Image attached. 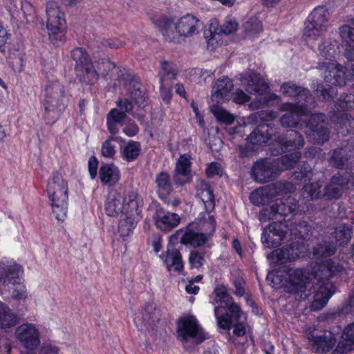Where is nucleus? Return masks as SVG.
<instances>
[{"label": "nucleus", "mask_w": 354, "mask_h": 354, "mask_svg": "<svg viewBox=\"0 0 354 354\" xmlns=\"http://www.w3.org/2000/svg\"><path fill=\"white\" fill-rule=\"evenodd\" d=\"M198 21L194 16L187 15L175 24V29L181 37H191L198 32Z\"/></svg>", "instance_id": "27"}, {"label": "nucleus", "mask_w": 354, "mask_h": 354, "mask_svg": "<svg viewBox=\"0 0 354 354\" xmlns=\"http://www.w3.org/2000/svg\"><path fill=\"white\" fill-rule=\"evenodd\" d=\"M343 271V266L338 259H334L319 264L313 277L303 269L287 268L284 270V281L279 271L270 272L267 279L270 280L276 286L281 283L285 292L293 294L300 299L310 300V310L317 311L326 306L333 294V286L329 279Z\"/></svg>", "instance_id": "1"}, {"label": "nucleus", "mask_w": 354, "mask_h": 354, "mask_svg": "<svg viewBox=\"0 0 354 354\" xmlns=\"http://www.w3.org/2000/svg\"><path fill=\"white\" fill-rule=\"evenodd\" d=\"M191 162L189 156L182 155L176 163L173 180L176 185L182 186L192 180Z\"/></svg>", "instance_id": "25"}, {"label": "nucleus", "mask_w": 354, "mask_h": 354, "mask_svg": "<svg viewBox=\"0 0 354 354\" xmlns=\"http://www.w3.org/2000/svg\"><path fill=\"white\" fill-rule=\"evenodd\" d=\"M301 158V152L295 151L273 160L277 171L288 169L295 166Z\"/></svg>", "instance_id": "42"}, {"label": "nucleus", "mask_w": 354, "mask_h": 354, "mask_svg": "<svg viewBox=\"0 0 354 354\" xmlns=\"http://www.w3.org/2000/svg\"><path fill=\"white\" fill-rule=\"evenodd\" d=\"M88 167L90 176L92 179H94L97 176L98 161L95 156H91L88 162Z\"/></svg>", "instance_id": "64"}, {"label": "nucleus", "mask_w": 354, "mask_h": 354, "mask_svg": "<svg viewBox=\"0 0 354 354\" xmlns=\"http://www.w3.org/2000/svg\"><path fill=\"white\" fill-rule=\"evenodd\" d=\"M351 156L348 153L347 148L337 149L334 150L330 162L333 166L341 168L346 164Z\"/></svg>", "instance_id": "47"}, {"label": "nucleus", "mask_w": 354, "mask_h": 354, "mask_svg": "<svg viewBox=\"0 0 354 354\" xmlns=\"http://www.w3.org/2000/svg\"><path fill=\"white\" fill-rule=\"evenodd\" d=\"M164 261L169 271L180 273L183 269L180 252L173 247L168 248Z\"/></svg>", "instance_id": "37"}, {"label": "nucleus", "mask_w": 354, "mask_h": 354, "mask_svg": "<svg viewBox=\"0 0 354 354\" xmlns=\"http://www.w3.org/2000/svg\"><path fill=\"white\" fill-rule=\"evenodd\" d=\"M281 90L286 95L295 97L297 103L295 105L306 108L315 106V100L310 91L306 88L297 85L292 82L283 83Z\"/></svg>", "instance_id": "16"}, {"label": "nucleus", "mask_w": 354, "mask_h": 354, "mask_svg": "<svg viewBox=\"0 0 354 354\" xmlns=\"http://www.w3.org/2000/svg\"><path fill=\"white\" fill-rule=\"evenodd\" d=\"M233 84L228 77L218 80L213 87L212 99L223 98L231 91Z\"/></svg>", "instance_id": "45"}, {"label": "nucleus", "mask_w": 354, "mask_h": 354, "mask_svg": "<svg viewBox=\"0 0 354 354\" xmlns=\"http://www.w3.org/2000/svg\"><path fill=\"white\" fill-rule=\"evenodd\" d=\"M325 115L322 113L313 114L308 122L311 130L310 137L317 143L322 144L329 138V131L326 128Z\"/></svg>", "instance_id": "22"}, {"label": "nucleus", "mask_w": 354, "mask_h": 354, "mask_svg": "<svg viewBox=\"0 0 354 354\" xmlns=\"http://www.w3.org/2000/svg\"><path fill=\"white\" fill-rule=\"evenodd\" d=\"M353 187L354 178L352 175L347 172L344 174L337 173L325 186L322 197L328 201L338 199L342 196L344 189H351Z\"/></svg>", "instance_id": "11"}, {"label": "nucleus", "mask_w": 354, "mask_h": 354, "mask_svg": "<svg viewBox=\"0 0 354 354\" xmlns=\"http://www.w3.org/2000/svg\"><path fill=\"white\" fill-rule=\"evenodd\" d=\"M15 337L26 348L35 350L40 344L39 333L32 324L25 323L15 330Z\"/></svg>", "instance_id": "14"}, {"label": "nucleus", "mask_w": 354, "mask_h": 354, "mask_svg": "<svg viewBox=\"0 0 354 354\" xmlns=\"http://www.w3.org/2000/svg\"><path fill=\"white\" fill-rule=\"evenodd\" d=\"M133 195L130 198V212L120 216V219L118 224V232L122 236L129 235L132 232L133 229L135 227L136 224V217L140 214V210L138 209V204L133 201Z\"/></svg>", "instance_id": "24"}, {"label": "nucleus", "mask_w": 354, "mask_h": 354, "mask_svg": "<svg viewBox=\"0 0 354 354\" xmlns=\"http://www.w3.org/2000/svg\"><path fill=\"white\" fill-rule=\"evenodd\" d=\"M197 196L204 204L206 212H211L215 206L214 196L209 185L201 182L197 186Z\"/></svg>", "instance_id": "38"}, {"label": "nucleus", "mask_w": 354, "mask_h": 354, "mask_svg": "<svg viewBox=\"0 0 354 354\" xmlns=\"http://www.w3.org/2000/svg\"><path fill=\"white\" fill-rule=\"evenodd\" d=\"M176 71L171 64L166 61L162 62L161 68L159 72L160 89L169 92V87H170L173 81L176 79Z\"/></svg>", "instance_id": "35"}, {"label": "nucleus", "mask_w": 354, "mask_h": 354, "mask_svg": "<svg viewBox=\"0 0 354 354\" xmlns=\"http://www.w3.org/2000/svg\"><path fill=\"white\" fill-rule=\"evenodd\" d=\"M121 82L132 100L139 106H145L146 93L141 83L129 73L122 74Z\"/></svg>", "instance_id": "21"}, {"label": "nucleus", "mask_w": 354, "mask_h": 354, "mask_svg": "<svg viewBox=\"0 0 354 354\" xmlns=\"http://www.w3.org/2000/svg\"><path fill=\"white\" fill-rule=\"evenodd\" d=\"M156 183L157 193L162 199H166L172 189L169 175L166 172H160L156 175Z\"/></svg>", "instance_id": "43"}, {"label": "nucleus", "mask_w": 354, "mask_h": 354, "mask_svg": "<svg viewBox=\"0 0 354 354\" xmlns=\"http://www.w3.org/2000/svg\"><path fill=\"white\" fill-rule=\"evenodd\" d=\"M153 218L156 227L164 232L171 230L177 227L180 221L178 214L166 212L162 208L156 209Z\"/></svg>", "instance_id": "26"}, {"label": "nucleus", "mask_w": 354, "mask_h": 354, "mask_svg": "<svg viewBox=\"0 0 354 354\" xmlns=\"http://www.w3.org/2000/svg\"><path fill=\"white\" fill-rule=\"evenodd\" d=\"M68 183L59 174H55L48 180L46 192L52 211L58 221H64L68 209Z\"/></svg>", "instance_id": "3"}, {"label": "nucleus", "mask_w": 354, "mask_h": 354, "mask_svg": "<svg viewBox=\"0 0 354 354\" xmlns=\"http://www.w3.org/2000/svg\"><path fill=\"white\" fill-rule=\"evenodd\" d=\"M322 187V183L320 181L306 183L301 189V196L307 201L322 198H323V192L321 190Z\"/></svg>", "instance_id": "40"}, {"label": "nucleus", "mask_w": 354, "mask_h": 354, "mask_svg": "<svg viewBox=\"0 0 354 354\" xmlns=\"http://www.w3.org/2000/svg\"><path fill=\"white\" fill-rule=\"evenodd\" d=\"M286 247L280 250H274L268 254V259H272L275 263H283L286 261L297 259L304 250L301 241L290 240Z\"/></svg>", "instance_id": "15"}, {"label": "nucleus", "mask_w": 354, "mask_h": 354, "mask_svg": "<svg viewBox=\"0 0 354 354\" xmlns=\"http://www.w3.org/2000/svg\"><path fill=\"white\" fill-rule=\"evenodd\" d=\"M126 117V114L123 111H120L116 109H113L108 114L106 120H111L113 122L122 124V122Z\"/></svg>", "instance_id": "58"}, {"label": "nucleus", "mask_w": 354, "mask_h": 354, "mask_svg": "<svg viewBox=\"0 0 354 354\" xmlns=\"http://www.w3.org/2000/svg\"><path fill=\"white\" fill-rule=\"evenodd\" d=\"M328 12L324 8H315L308 17L303 32V37L307 42L316 41L327 30Z\"/></svg>", "instance_id": "7"}, {"label": "nucleus", "mask_w": 354, "mask_h": 354, "mask_svg": "<svg viewBox=\"0 0 354 354\" xmlns=\"http://www.w3.org/2000/svg\"><path fill=\"white\" fill-rule=\"evenodd\" d=\"M140 151V148L138 142L130 141L123 148L122 156L127 161H132L138 158Z\"/></svg>", "instance_id": "49"}, {"label": "nucleus", "mask_w": 354, "mask_h": 354, "mask_svg": "<svg viewBox=\"0 0 354 354\" xmlns=\"http://www.w3.org/2000/svg\"><path fill=\"white\" fill-rule=\"evenodd\" d=\"M281 152L291 149H300L304 146L303 137L295 130H287L284 137L280 139Z\"/></svg>", "instance_id": "29"}, {"label": "nucleus", "mask_w": 354, "mask_h": 354, "mask_svg": "<svg viewBox=\"0 0 354 354\" xmlns=\"http://www.w3.org/2000/svg\"><path fill=\"white\" fill-rule=\"evenodd\" d=\"M223 169L218 162H212L206 169V174L209 178H213L216 176H221Z\"/></svg>", "instance_id": "60"}, {"label": "nucleus", "mask_w": 354, "mask_h": 354, "mask_svg": "<svg viewBox=\"0 0 354 354\" xmlns=\"http://www.w3.org/2000/svg\"><path fill=\"white\" fill-rule=\"evenodd\" d=\"M99 177L102 183L112 186L120 179V171L113 164H104L100 168Z\"/></svg>", "instance_id": "36"}, {"label": "nucleus", "mask_w": 354, "mask_h": 354, "mask_svg": "<svg viewBox=\"0 0 354 354\" xmlns=\"http://www.w3.org/2000/svg\"><path fill=\"white\" fill-rule=\"evenodd\" d=\"M335 339L331 333L313 337L312 346L316 352H328L335 344Z\"/></svg>", "instance_id": "39"}, {"label": "nucleus", "mask_w": 354, "mask_h": 354, "mask_svg": "<svg viewBox=\"0 0 354 354\" xmlns=\"http://www.w3.org/2000/svg\"><path fill=\"white\" fill-rule=\"evenodd\" d=\"M211 111L218 122H223L225 124H231L234 121V117L233 115L218 106H212Z\"/></svg>", "instance_id": "51"}, {"label": "nucleus", "mask_w": 354, "mask_h": 354, "mask_svg": "<svg viewBox=\"0 0 354 354\" xmlns=\"http://www.w3.org/2000/svg\"><path fill=\"white\" fill-rule=\"evenodd\" d=\"M335 238L340 245L347 243L352 237V228L350 225L340 224L334 232Z\"/></svg>", "instance_id": "48"}, {"label": "nucleus", "mask_w": 354, "mask_h": 354, "mask_svg": "<svg viewBox=\"0 0 354 354\" xmlns=\"http://www.w3.org/2000/svg\"><path fill=\"white\" fill-rule=\"evenodd\" d=\"M46 28L49 38L54 44H58L66 28L64 15L56 2L50 1L46 6Z\"/></svg>", "instance_id": "9"}, {"label": "nucleus", "mask_w": 354, "mask_h": 354, "mask_svg": "<svg viewBox=\"0 0 354 354\" xmlns=\"http://www.w3.org/2000/svg\"><path fill=\"white\" fill-rule=\"evenodd\" d=\"M339 35L345 48V55L348 59L354 61V28L344 25L339 28Z\"/></svg>", "instance_id": "34"}, {"label": "nucleus", "mask_w": 354, "mask_h": 354, "mask_svg": "<svg viewBox=\"0 0 354 354\" xmlns=\"http://www.w3.org/2000/svg\"><path fill=\"white\" fill-rule=\"evenodd\" d=\"M15 288L12 293V297L14 299H25L27 297L26 288L23 284L19 283L17 281L13 284Z\"/></svg>", "instance_id": "56"}, {"label": "nucleus", "mask_w": 354, "mask_h": 354, "mask_svg": "<svg viewBox=\"0 0 354 354\" xmlns=\"http://www.w3.org/2000/svg\"><path fill=\"white\" fill-rule=\"evenodd\" d=\"M277 175L274 161L270 159H260L254 162L252 168L253 178L260 183L271 181Z\"/></svg>", "instance_id": "18"}, {"label": "nucleus", "mask_w": 354, "mask_h": 354, "mask_svg": "<svg viewBox=\"0 0 354 354\" xmlns=\"http://www.w3.org/2000/svg\"><path fill=\"white\" fill-rule=\"evenodd\" d=\"M218 314V316H216L217 318L218 325L221 328L223 329H228L231 326V319L229 317L228 313H225L222 315Z\"/></svg>", "instance_id": "63"}, {"label": "nucleus", "mask_w": 354, "mask_h": 354, "mask_svg": "<svg viewBox=\"0 0 354 354\" xmlns=\"http://www.w3.org/2000/svg\"><path fill=\"white\" fill-rule=\"evenodd\" d=\"M189 262L192 268H198L203 265L204 257L201 252L193 250L190 252Z\"/></svg>", "instance_id": "54"}, {"label": "nucleus", "mask_w": 354, "mask_h": 354, "mask_svg": "<svg viewBox=\"0 0 354 354\" xmlns=\"http://www.w3.org/2000/svg\"><path fill=\"white\" fill-rule=\"evenodd\" d=\"M310 108L296 106L292 103H285L281 106V110L286 111L280 119L281 124L285 127H296L299 118L308 113Z\"/></svg>", "instance_id": "23"}, {"label": "nucleus", "mask_w": 354, "mask_h": 354, "mask_svg": "<svg viewBox=\"0 0 354 354\" xmlns=\"http://www.w3.org/2000/svg\"><path fill=\"white\" fill-rule=\"evenodd\" d=\"M133 195V201L138 204V209L140 207V200L137 192L134 191L115 192L111 193L107 198L105 210L109 216H122L130 212L129 204L130 198Z\"/></svg>", "instance_id": "8"}, {"label": "nucleus", "mask_w": 354, "mask_h": 354, "mask_svg": "<svg viewBox=\"0 0 354 354\" xmlns=\"http://www.w3.org/2000/svg\"><path fill=\"white\" fill-rule=\"evenodd\" d=\"M209 229L205 230V232H201L198 230H195L193 225H189L185 229H180L174 234L171 239L174 241L180 239V243L186 246L193 248L199 247L205 243L208 238L211 236L215 231L216 221L214 216H209Z\"/></svg>", "instance_id": "6"}, {"label": "nucleus", "mask_w": 354, "mask_h": 354, "mask_svg": "<svg viewBox=\"0 0 354 354\" xmlns=\"http://www.w3.org/2000/svg\"><path fill=\"white\" fill-rule=\"evenodd\" d=\"M288 225L286 229L288 231L289 241L290 240H299L304 243V240L308 239L310 235L311 227L306 221Z\"/></svg>", "instance_id": "30"}, {"label": "nucleus", "mask_w": 354, "mask_h": 354, "mask_svg": "<svg viewBox=\"0 0 354 354\" xmlns=\"http://www.w3.org/2000/svg\"><path fill=\"white\" fill-rule=\"evenodd\" d=\"M68 102L69 95L64 85L58 81L48 82L43 100L45 119L54 123L66 110Z\"/></svg>", "instance_id": "2"}, {"label": "nucleus", "mask_w": 354, "mask_h": 354, "mask_svg": "<svg viewBox=\"0 0 354 354\" xmlns=\"http://www.w3.org/2000/svg\"><path fill=\"white\" fill-rule=\"evenodd\" d=\"M317 68L324 80L333 85L342 86L346 83L345 68L335 62H325L318 64Z\"/></svg>", "instance_id": "13"}, {"label": "nucleus", "mask_w": 354, "mask_h": 354, "mask_svg": "<svg viewBox=\"0 0 354 354\" xmlns=\"http://www.w3.org/2000/svg\"><path fill=\"white\" fill-rule=\"evenodd\" d=\"M280 99V97L276 94L272 93L268 95V97H258L256 100L251 102L250 104V109L254 110V109H259L261 108H263V106H266L268 104H269L271 101H279Z\"/></svg>", "instance_id": "52"}, {"label": "nucleus", "mask_w": 354, "mask_h": 354, "mask_svg": "<svg viewBox=\"0 0 354 354\" xmlns=\"http://www.w3.org/2000/svg\"><path fill=\"white\" fill-rule=\"evenodd\" d=\"M352 350H354V323L346 328L333 354H346Z\"/></svg>", "instance_id": "33"}, {"label": "nucleus", "mask_w": 354, "mask_h": 354, "mask_svg": "<svg viewBox=\"0 0 354 354\" xmlns=\"http://www.w3.org/2000/svg\"><path fill=\"white\" fill-rule=\"evenodd\" d=\"M243 86L250 94L263 95L268 88V84L259 73L248 71L240 75L239 78Z\"/></svg>", "instance_id": "20"}, {"label": "nucleus", "mask_w": 354, "mask_h": 354, "mask_svg": "<svg viewBox=\"0 0 354 354\" xmlns=\"http://www.w3.org/2000/svg\"><path fill=\"white\" fill-rule=\"evenodd\" d=\"M97 69L99 76L105 80H119L121 82L122 74L115 64L110 60L102 58L97 62Z\"/></svg>", "instance_id": "28"}, {"label": "nucleus", "mask_w": 354, "mask_h": 354, "mask_svg": "<svg viewBox=\"0 0 354 354\" xmlns=\"http://www.w3.org/2000/svg\"><path fill=\"white\" fill-rule=\"evenodd\" d=\"M118 138V137L111 136L103 142L101 149V153L104 157L111 158L115 156V146L112 145L111 141L117 140Z\"/></svg>", "instance_id": "53"}, {"label": "nucleus", "mask_w": 354, "mask_h": 354, "mask_svg": "<svg viewBox=\"0 0 354 354\" xmlns=\"http://www.w3.org/2000/svg\"><path fill=\"white\" fill-rule=\"evenodd\" d=\"M335 246L329 242L323 241L314 248V255L318 257H330L335 254Z\"/></svg>", "instance_id": "50"}, {"label": "nucleus", "mask_w": 354, "mask_h": 354, "mask_svg": "<svg viewBox=\"0 0 354 354\" xmlns=\"http://www.w3.org/2000/svg\"><path fill=\"white\" fill-rule=\"evenodd\" d=\"M298 209V202L295 198L288 196L277 198L261 211L259 219L263 222L269 220H277V222L283 221L286 223L297 214Z\"/></svg>", "instance_id": "4"}, {"label": "nucleus", "mask_w": 354, "mask_h": 354, "mask_svg": "<svg viewBox=\"0 0 354 354\" xmlns=\"http://www.w3.org/2000/svg\"><path fill=\"white\" fill-rule=\"evenodd\" d=\"M214 302L218 304L214 308V314L216 316H218L221 308H227L233 302V299L229 294H227V290L224 286L216 287L214 290Z\"/></svg>", "instance_id": "41"}, {"label": "nucleus", "mask_w": 354, "mask_h": 354, "mask_svg": "<svg viewBox=\"0 0 354 354\" xmlns=\"http://www.w3.org/2000/svg\"><path fill=\"white\" fill-rule=\"evenodd\" d=\"M177 333L184 342L192 339L196 344H201L207 338L196 319L192 315L182 317L178 321Z\"/></svg>", "instance_id": "10"}, {"label": "nucleus", "mask_w": 354, "mask_h": 354, "mask_svg": "<svg viewBox=\"0 0 354 354\" xmlns=\"http://www.w3.org/2000/svg\"><path fill=\"white\" fill-rule=\"evenodd\" d=\"M160 317V310L157 309L153 304H148L136 315L134 322L138 330H149L156 325Z\"/></svg>", "instance_id": "17"}, {"label": "nucleus", "mask_w": 354, "mask_h": 354, "mask_svg": "<svg viewBox=\"0 0 354 354\" xmlns=\"http://www.w3.org/2000/svg\"><path fill=\"white\" fill-rule=\"evenodd\" d=\"M22 273V266L13 260L4 259L0 261V283L4 286L15 284Z\"/></svg>", "instance_id": "19"}, {"label": "nucleus", "mask_w": 354, "mask_h": 354, "mask_svg": "<svg viewBox=\"0 0 354 354\" xmlns=\"http://www.w3.org/2000/svg\"><path fill=\"white\" fill-rule=\"evenodd\" d=\"M160 30L165 39L171 42H178L181 35L175 29V24L168 19H164L160 25Z\"/></svg>", "instance_id": "44"}, {"label": "nucleus", "mask_w": 354, "mask_h": 354, "mask_svg": "<svg viewBox=\"0 0 354 354\" xmlns=\"http://www.w3.org/2000/svg\"><path fill=\"white\" fill-rule=\"evenodd\" d=\"M245 29L250 34L256 35L262 30V24L260 21L254 19L246 23Z\"/></svg>", "instance_id": "59"}, {"label": "nucleus", "mask_w": 354, "mask_h": 354, "mask_svg": "<svg viewBox=\"0 0 354 354\" xmlns=\"http://www.w3.org/2000/svg\"><path fill=\"white\" fill-rule=\"evenodd\" d=\"M238 28V23L234 20H227L221 28V32L225 35L234 32Z\"/></svg>", "instance_id": "61"}, {"label": "nucleus", "mask_w": 354, "mask_h": 354, "mask_svg": "<svg viewBox=\"0 0 354 354\" xmlns=\"http://www.w3.org/2000/svg\"><path fill=\"white\" fill-rule=\"evenodd\" d=\"M21 10L27 22H30L34 19L35 17V11L32 6L29 2H22Z\"/></svg>", "instance_id": "57"}, {"label": "nucleus", "mask_w": 354, "mask_h": 354, "mask_svg": "<svg viewBox=\"0 0 354 354\" xmlns=\"http://www.w3.org/2000/svg\"><path fill=\"white\" fill-rule=\"evenodd\" d=\"M339 107L342 109H351L354 108V95L346 94L341 95L338 100Z\"/></svg>", "instance_id": "55"}, {"label": "nucleus", "mask_w": 354, "mask_h": 354, "mask_svg": "<svg viewBox=\"0 0 354 354\" xmlns=\"http://www.w3.org/2000/svg\"><path fill=\"white\" fill-rule=\"evenodd\" d=\"M71 57L75 62V71L80 81L88 84H93L99 79L95 65L92 62L89 55L82 48H75L71 51Z\"/></svg>", "instance_id": "5"}, {"label": "nucleus", "mask_w": 354, "mask_h": 354, "mask_svg": "<svg viewBox=\"0 0 354 354\" xmlns=\"http://www.w3.org/2000/svg\"><path fill=\"white\" fill-rule=\"evenodd\" d=\"M233 101L236 104H244L250 100V96L241 89H236L232 93Z\"/></svg>", "instance_id": "62"}, {"label": "nucleus", "mask_w": 354, "mask_h": 354, "mask_svg": "<svg viewBox=\"0 0 354 354\" xmlns=\"http://www.w3.org/2000/svg\"><path fill=\"white\" fill-rule=\"evenodd\" d=\"M337 49V42L336 41H325L319 46L320 55L328 59V62H333L332 59L335 57Z\"/></svg>", "instance_id": "46"}, {"label": "nucleus", "mask_w": 354, "mask_h": 354, "mask_svg": "<svg viewBox=\"0 0 354 354\" xmlns=\"http://www.w3.org/2000/svg\"><path fill=\"white\" fill-rule=\"evenodd\" d=\"M272 128L268 124H262L257 127L250 135L248 137V140L252 145H262L268 143L273 134Z\"/></svg>", "instance_id": "32"}, {"label": "nucleus", "mask_w": 354, "mask_h": 354, "mask_svg": "<svg viewBox=\"0 0 354 354\" xmlns=\"http://www.w3.org/2000/svg\"><path fill=\"white\" fill-rule=\"evenodd\" d=\"M19 322V317L6 304L0 301V329L8 330L15 326Z\"/></svg>", "instance_id": "31"}, {"label": "nucleus", "mask_w": 354, "mask_h": 354, "mask_svg": "<svg viewBox=\"0 0 354 354\" xmlns=\"http://www.w3.org/2000/svg\"><path fill=\"white\" fill-rule=\"evenodd\" d=\"M288 225L283 222H274L266 228L262 234L263 244L267 248H277L282 242H288Z\"/></svg>", "instance_id": "12"}]
</instances>
